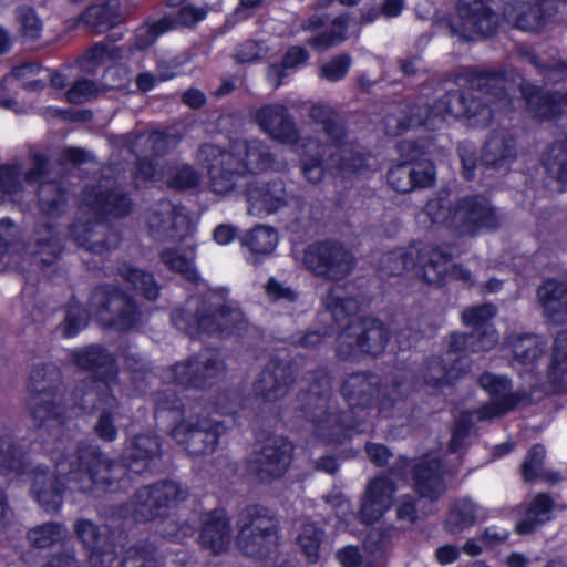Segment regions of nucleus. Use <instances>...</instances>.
I'll return each mask as SVG.
<instances>
[{"instance_id": "obj_54", "label": "nucleus", "mask_w": 567, "mask_h": 567, "mask_svg": "<svg viewBox=\"0 0 567 567\" xmlns=\"http://www.w3.org/2000/svg\"><path fill=\"white\" fill-rule=\"evenodd\" d=\"M21 189L18 178L17 166H0V203L7 197L10 200H18V194Z\"/></svg>"}, {"instance_id": "obj_13", "label": "nucleus", "mask_w": 567, "mask_h": 567, "mask_svg": "<svg viewBox=\"0 0 567 567\" xmlns=\"http://www.w3.org/2000/svg\"><path fill=\"white\" fill-rule=\"evenodd\" d=\"M496 315L492 305H483L470 308L462 315L465 326L474 329L470 337L453 334L451 347L460 350L461 346H470L473 351H485L491 349L498 340L496 331L488 324V321Z\"/></svg>"}, {"instance_id": "obj_53", "label": "nucleus", "mask_w": 567, "mask_h": 567, "mask_svg": "<svg viewBox=\"0 0 567 567\" xmlns=\"http://www.w3.org/2000/svg\"><path fill=\"white\" fill-rule=\"evenodd\" d=\"M297 540L308 560L316 563L319 558L320 530L312 524H306L302 526Z\"/></svg>"}, {"instance_id": "obj_16", "label": "nucleus", "mask_w": 567, "mask_h": 567, "mask_svg": "<svg viewBox=\"0 0 567 567\" xmlns=\"http://www.w3.org/2000/svg\"><path fill=\"white\" fill-rule=\"evenodd\" d=\"M224 373L219 354L205 350L195 360L178 363L173 369V381L183 386H206Z\"/></svg>"}, {"instance_id": "obj_34", "label": "nucleus", "mask_w": 567, "mask_h": 567, "mask_svg": "<svg viewBox=\"0 0 567 567\" xmlns=\"http://www.w3.org/2000/svg\"><path fill=\"white\" fill-rule=\"evenodd\" d=\"M27 255L25 245L20 240L19 228L8 220L0 221V260L19 266Z\"/></svg>"}, {"instance_id": "obj_61", "label": "nucleus", "mask_w": 567, "mask_h": 567, "mask_svg": "<svg viewBox=\"0 0 567 567\" xmlns=\"http://www.w3.org/2000/svg\"><path fill=\"white\" fill-rule=\"evenodd\" d=\"M18 19L20 21L24 35L37 39L42 31V23L31 8H22L19 10Z\"/></svg>"}, {"instance_id": "obj_47", "label": "nucleus", "mask_w": 567, "mask_h": 567, "mask_svg": "<svg viewBox=\"0 0 567 567\" xmlns=\"http://www.w3.org/2000/svg\"><path fill=\"white\" fill-rule=\"evenodd\" d=\"M343 295L341 287H333L323 300L326 308L331 312L337 322L350 317L359 309L357 300L346 299Z\"/></svg>"}, {"instance_id": "obj_42", "label": "nucleus", "mask_w": 567, "mask_h": 567, "mask_svg": "<svg viewBox=\"0 0 567 567\" xmlns=\"http://www.w3.org/2000/svg\"><path fill=\"white\" fill-rule=\"evenodd\" d=\"M514 155V143L503 134L492 136L483 150V161L491 166L499 167Z\"/></svg>"}, {"instance_id": "obj_63", "label": "nucleus", "mask_w": 567, "mask_h": 567, "mask_svg": "<svg viewBox=\"0 0 567 567\" xmlns=\"http://www.w3.org/2000/svg\"><path fill=\"white\" fill-rule=\"evenodd\" d=\"M96 93V85L89 80L78 81L68 92L66 99L71 103H83Z\"/></svg>"}, {"instance_id": "obj_49", "label": "nucleus", "mask_w": 567, "mask_h": 567, "mask_svg": "<svg viewBox=\"0 0 567 567\" xmlns=\"http://www.w3.org/2000/svg\"><path fill=\"white\" fill-rule=\"evenodd\" d=\"M313 431L315 434L327 442H340V436L343 434V425L340 424V417L332 414H327L324 410H320L313 414Z\"/></svg>"}, {"instance_id": "obj_22", "label": "nucleus", "mask_w": 567, "mask_h": 567, "mask_svg": "<svg viewBox=\"0 0 567 567\" xmlns=\"http://www.w3.org/2000/svg\"><path fill=\"white\" fill-rule=\"evenodd\" d=\"M256 120L260 128L272 138L285 144H293L298 132L285 106L267 105L258 111Z\"/></svg>"}, {"instance_id": "obj_19", "label": "nucleus", "mask_w": 567, "mask_h": 567, "mask_svg": "<svg viewBox=\"0 0 567 567\" xmlns=\"http://www.w3.org/2000/svg\"><path fill=\"white\" fill-rule=\"evenodd\" d=\"M435 176L434 165L431 162H403L390 168L388 181L392 188L400 193H408L416 187H429Z\"/></svg>"}, {"instance_id": "obj_6", "label": "nucleus", "mask_w": 567, "mask_h": 567, "mask_svg": "<svg viewBox=\"0 0 567 567\" xmlns=\"http://www.w3.org/2000/svg\"><path fill=\"white\" fill-rule=\"evenodd\" d=\"M425 210L433 223L446 225L462 235L493 230L499 226L496 210L486 198L480 196L464 197L454 208L444 199H431Z\"/></svg>"}, {"instance_id": "obj_31", "label": "nucleus", "mask_w": 567, "mask_h": 567, "mask_svg": "<svg viewBox=\"0 0 567 567\" xmlns=\"http://www.w3.org/2000/svg\"><path fill=\"white\" fill-rule=\"evenodd\" d=\"M522 94L526 100L528 109L536 117L542 120L553 117L557 112H560V109L567 112V97H553L529 84L523 86Z\"/></svg>"}, {"instance_id": "obj_36", "label": "nucleus", "mask_w": 567, "mask_h": 567, "mask_svg": "<svg viewBox=\"0 0 567 567\" xmlns=\"http://www.w3.org/2000/svg\"><path fill=\"white\" fill-rule=\"evenodd\" d=\"M553 501L548 495H536L526 512V517L517 524L516 529L519 534H528L538 525L550 519Z\"/></svg>"}, {"instance_id": "obj_3", "label": "nucleus", "mask_w": 567, "mask_h": 567, "mask_svg": "<svg viewBox=\"0 0 567 567\" xmlns=\"http://www.w3.org/2000/svg\"><path fill=\"white\" fill-rule=\"evenodd\" d=\"M381 268L389 275L415 270L416 276L429 284H440L446 277L468 285L473 282L468 270L457 265L450 266L447 257L432 246H411L389 252L382 258Z\"/></svg>"}, {"instance_id": "obj_14", "label": "nucleus", "mask_w": 567, "mask_h": 567, "mask_svg": "<svg viewBox=\"0 0 567 567\" xmlns=\"http://www.w3.org/2000/svg\"><path fill=\"white\" fill-rule=\"evenodd\" d=\"M198 158L207 163L210 187L216 194L229 193L244 178V172L239 163L233 159V154L223 152L215 145H204L198 152Z\"/></svg>"}, {"instance_id": "obj_10", "label": "nucleus", "mask_w": 567, "mask_h": 567, "mask_svg": "<svg viewBox=\"0 0 567 567\" xmlns=\"http://www.w3.org/2000/svg\"><path fill=\"white\" fill-rule=\"evenodd\" d=\"M344 151L341 150V144L337 147L332 143L317 142L312 137L306 138L302 142V158L301 169L305 178L310 183H319L324 176V168L322 166L323 156L326 159L327 169L338 168L340 172L346 173L350 168H357L354 164H341Z\"/></svg>"}, {"instance_id": "obj_30", "label": "nucleus", "mask_w": 567, "mask_h": 567, "mask_svg": "<svg viewBox=\"0 0 567 567\" xmlns=\"http://www.w3.org/2000/svg\"><path fill=\"white\" fill-rule=\"evenodd\" d=\"M247 197L250 214L259 216L277 212L287 202V195L281 182H275L271 186L262 189L250 186L247 189Z\"/></svg>"}, {"instance_id": "obj_7", "label": "nucleus", "mask_w": 567, "mask_h": 567, "mask_svg": "<svg viewBox=\"0 0 567 567\" xmlns=\"http://www.w3.org/2000/svg\"><path fill=\"white\" fill-rule=\"evenodd\" d=\"M277 522L269 511L254 505L239 516L237 544L247 556L264 557L277 546Z\"/></svg>"}, {"instance_id": "obj_4", "label": "nucleus", "mask_w": 567, "mask_h": 567, "mask_svg": "<svg viewBox=\"0 0 567 567\" xmlns=\"http://www.w3.org/2000/svg\"><path fill=\"white\" fill-rule=\"evenodd\" d=\"M187 491L176 482H163L155 486L138 489L134 504V515L141 520L159 518L156 529L164 537L181 542L194 534L188 524L178 527L174 516L167 514L168 509L186 497Z\"/></svg>"}, {"instance_id": "obj_8", "label": "nucleus", "mask_w": 567, "mask_h": 567, "mask_svg": "<svg viewBox=\"0 0 567 567\" xmlns=\"http://www.w3.org/2000/svg\"><path fill=\"white\" fill-rule=\"evenodd\" d=\"M388 340L385 327L375 319L354 320L338 338V353L349 357L358 349L362 352L378 354Z\"/></svg>"}, {"instance_id": "obj_26", "label": "nucleus", "mask_w": 567, "mask_h": 567, "mask_svg": "<svg viewBox=\"0 0 567 567\" xmlns=\"http://www.w3.org/2000/svg\"><path fill=\"white\" fill-rule=\"evenodd\" d=\"M200 544L214 554L223 553L229 547L230 525L223 511L204 515Z\"/></svg>"}, {"instance_id": "obj_62", "label": "nucleus", "mask_w": 567, "mask_h": 567, "mask_svg": "<svg viewBox=\"0 0 567 567\" xmlns=\"http://www.w3.org/2000/svg\"><path fill=\"white\" fill-rule=\"evenodd\" d=\"M565 370H567V331H561L555 340L551 371L556 374Z\"/></svg>"}, {"instance_id": "obj_12", "label": "nucleus", "mask_w": 567, "mask_h": 567, "mask_svg": "<svg viewBox=\"0 0 567 567\" xmlns=\"http://www.w3.org/2000/svg\"><path fill=\"white\" fill-rule=\"evenodd\" d=\"M497 23V14L484 0H458L457 19L451 28L454 34L473 40L477 35L493 33Z\"/></svg>"}, {"instance_id": "obj_37", "label": "nucleus", "mask_w": 567, "mask_h": 567, "mask_svg": "<svg viewBox=\"0 0 567 567\" xmlns=\"http://www.w3.org/2000/svg\"><path fill=\"white\" fill-rule=\"evenodd\" d=\"M481 507L467 498L458 501L449 514L446 526L449 530L456 534L473 525L477 519L484 518Z\"/></svg>"}, {"instance_id": "obj_45", "label": "nucleus", "mask_w": 567, "mask_h": 567, "mask_svg": "<svg viewBox=\"0 0 567 567\" xmlns=\"http://www.w3.org/2000/svg\"><path fill=\"white\" fill-rule=\"evenodd\" d=\"M243 244L254 254L267 255L275 250L278 235L271 227L257 226L245 236Z\"/></svg>"}, {"instance_id": "obj_23", "label": "nucleus", "mask_w": 567, "mask_h": 567, "mask_svg": "<svg viewBox=\"0 0 567 567\" xmlns=\"http://www.w3.org/2000/svg\"><path fill=\"white\" fill-rule=\"evenodd\" d=\"M205 17V10L193 6H184L176 11L174 20L165 17L150 27H143L138 29L136 33L135 47L138 49H144L151 45L159 34L172 29L175 23L190 27L204 20Z\"/></svg>"}, {"instance_id": "obj_18", "label": "nucleus", "mask_w": 567, "mask_h": 567, "mask_svg": "<svg viewBox=\"0 0 567 567\" xmlns=\"http://www.w3.org/2000/svg\"><path fill=\"white\" fill-rule=\"evenodd\" d=\"M292 445L285 439H272L267 442L262 450L250 463V471L260 481L281 476L291 460Z\"/></svg>"}, {"instance_id": "obj_32", "label": "nucleus", "mask_w": 567, "mask_h": 567, "mask_svg": "<svg viewBox=\"0 0 567 567\" xmlns=\"http://www.w3.org/2000/svg\"><path fill=\"white\" fill-rule=\"evenodd\" d=\"M415 488L423 497L436 498L444 492L440 475V464L436 460L422 461L414 468Z\"/></svg>"}, {"instance_id": "obj_27", "label": "nucleus", "mask_w": 567, "mask_h": 567, "mask_svg": "<svg viewBox=\"0 0 567 567\" xmlns=\"http://www.w3.org/2000/svg\"><path fill=\"white\" fill-rule=\"evenodd\" d=\"M233 159L239 163V167L243 172H249L251 174H258L271 164V157L265 146L259 141H237L231 147Z\"/></svg>"}, {"instance_id": "obj_29", "label": "nucleus", "mask_w": 567, "mask_h": 567, "mask_svg": "<svg viewBox=\"0 0 567 567\" xmlns=\"http://www.w3.org/2000/svg\"><path fill=\"white\" fill-rule=\"evenodd\" d=\"M140 175L145 179L163 181L167 186L179 189L193 187L199 181L198 174L189 166H183L177 171L172 167L157 169L152 163H143L140 167Z\"/></svg>"}, {"instance_id": "obj_17", "label": "nucleus", "mask_w": 567, "mask_h": 567, "mask_svg": "<svg viewBox=\"0 0 567 567\" xmlns=\"http://www.w3.org/2000/svg\"><path fill=\"white\" fill-rule=\"evenodd\" d=\"M93 303H103L94 315L97 320L120 330L131 328L140 319L136 306L121 292L99 290L93 296Z\"/></svg>"}, {"instance_id": "obj_21", "label": "nucleus", "mask_w": 567, "mask_h": 567, "mask_svg": "<svg viewBox=\"0 0 567 567\" xmlns=\"http://www.w3.org/2000/svg\"><path fill=\"white\" fill-rule=\"evenodd\" d=\"M480 385L491 395V406L478 412L477 419L504 414L516 405L517 398L512 393L511 383L505 377L485 373L480 378Z\"/></svg>"}, {"instance_id": "obj_38", "label": "nucleus", "mask_w": 567, "mask_h": 567, "mask_svg": "<svg viewBox=\"0 0 567 567\" xmlns=\"http://www.w3.org/2000/svg\"><path fill=\"white\" fill-rule=\"evenodd\" d=\"M310 116L322 124V132H320L317 142L332 143L342 145L343 130L332 120V110L326 105H313L310 110Z\"/></svg>"}, {"instance_id": "obj_52", "label": "nucleus", "mask_w": 567, "mask_h": 567, "mask_svg": "<svg viewBox=\"0 0 567 567\" xmlns=\"http://www.w3.org/2000/svg\"><path fill=\"white\" fill-rule=\"evenodd\" d=\"M58 396L51 391H40L30 401V408L32 415L35 420L40 421L39 426L42 422L48 420L49 416H58L59 414L53 411Z\"/></svg>"}, {"instance_id": "obj_1", "label": "nucleus", "mask_w": 567, "mask_h": 567, "mask_svg": "<svg viewBox=\"0 0 567 567\" xmlns=\"http://www.w3.org/2000/svg\"><path fill=\"white\" fill-rule=\"evenodd\" d=\"M51 458L55 464V477L38 468L32 485L37 501L47 511L59 508L62 502V489L54 486L53 481H63L61 484L72 492H89L96 485L110 484L106 473L123 471L121 465H111L95 447H80L73 441H58Z\"/></svg>"}, {"instance_id": "obj_57", "label": "nucleus", "mask_w": 567, "mask_h": 567, "mask_svg": "<svg viewBox=\"0 0 567 567\" xmlns=\"http://www.w3.org/2000/svg\"><path fill=\"white\" fill-rule=\"evenodd\" d=\"M351 65L349 55L342 54L331 59L320 69V76L330 82H337L346 76Z\"/></svg>"}, {"instance_id": "obj_25", "label": "nucleus", "mask_w": 567, "mask_h": 567, "mask_svg": "<svg viewBox=\"0 0 567 567\" xmlns=\"http://www.w3.org/2000/svg\"><path fill=\"white\" fill-rule=\"evenodd\" d=\"M393 492V484L388 478L370 482L361 507V517L365 524L377 522L390 508Z\"/></svg>"}, {"instance_id": "obj_2", "label": "nucleus", "mask_w": 567, "mask_h": 567, "mask_svg": "<svg viewBox=\"0 0 567 567\" xmlns=\"http://www.w3.org/2000/svg\"><path fill=\"white\" fill-rule=\"evenodd\" d=\"M148 226L152 235L157 239L178 241L184 245L183 252L176 248H166L162 251L161 258L171 270L189 280H195L197 278L194 268L195 227L184 209L174 206L171 202H163L150 214Z\"/></svg>"}, {"instance_id": "obj_28", "label": "nucleus", "mask_w": 567, "mask_h": 567, "mask_svg": "<svg viewBox=\"0 0 567 567\" xmlns=\"http://www.w3.org/2000/svg\"><path fill=\"white\" fill-rule=\"evenodd\" d=\"M288 383L287 368L281 363L272 362L258 375L254 383V391L256 395L267 401H275L287 393Z\"/></svg>"}, {"instance_id": "obj_43", "label": "nucleus", "mask_w": 567, "mask_h": 567, "mask_svg": "<svg viewBox=\"0 0 567 567\" xmlns=\"http://www.w3.org/2000/svg\"><path fill=\"white\" fill-rule=\"evenodd\" d=\"M87 204L93 210L115 217L124 216L130 212L131 202L120 193L96 195L94 199L87 197Z\"/></svg>"}, {"instance_id": "obj_41", "label": "nucleus", "mask_w": 567, "mask_h": 567, "mask_svg": "<svg viewBox=\"0 0 567 567\" xmlns=\"http://www.w3.org/2000/svg\"><path fill=\"white\" fill-rule=\"evenodd\" d=\"M75 361L82 369L101 370L103 378H110L113 371V359L102 348L92 346L76 352Z\"/></svg>"}, {"instance_id": "obj_40", "label": "nucleus", "mask_w": 567, "mask_h": 567, "mask_svg": "<svg viewBox=\"0 0 567 567\" xmlns=\"http://www.w3.org/2000/svg\"><path fill=\"white\" fill-rule=\"evenodd\" d=\"M82 19L94 29L104 31L116 25L121 16L117 3L112 1L107 4L92 6L84 12Z\"/></svg>"}, {"instance_id": "obj_15", "label": "nucleus", "mask_w": 567, "mask_h": 567, "mask_svg": "<svg viewBox=\"0 0 567 567\" xmlns=\"http://www.w3.org/2000/svg\"><path fill=\"white\" fill-rule=\"evenodd\" d=\"M491 113L488 107L482 106L477 97L466 99L458 93H449L445 100L434 105L426 118L424 125L429 128H437L440 124L449 117L466 116L474 120L475 125L485 124L486 116Z\"/></svg>"}, {"instance_id": "obj_59", "label": "nucleus", "mask_w": 567, "mask_h": 567, "mask_svg": "<svg viewBox=\"0 0 567 567\" xmlns=\"http://www.w3.org/2000/svg\"><path fill=\"white\" fill-rule=\"evenodd\" d=\"M545 453V449L542 445L532 447L522 465V474L525 480H533L538 475Z\"/></svg>"}, {"instance_id": "obj_64", "label": "nucleus", "mask_w": 567, "mask_h": 567, "mask_svg": "<svg viewBox=\"0 0 567 567\" xmlns=\"http://www.w3.org/2000/svg\"><path fill=\"white\" fill-rule=\"evenodd\" d=\"M472 416V413H465L457 420L450 441L451 451H458L462 447L464 440L470 435V423Z\"/></svg>"}, {"instance_id": "obj_60", "label": "nucleus", "mask_w": 567, "mask_h": 567, "mask_svg": "<svg viewBox=\"0 0 567 567\" xmlns=\"http://www.w3.org/2000/svg\"><path fill=\"white\" fill-rule=\"evenodd\" d=\"M87 323V313L81 307H71L63 324V334L73 337Z\"/></svg>"}, {"instance_id": "obj_58", "label": "nucleus", "mask_w": 567, "mask_h": 567, "mask_svg": "<svg viewBox=\"0 0 567 567\" xmlns=\"http://www.w3.org/2000/svg\"><path fill=\"white\" fill-rule=\"evenodd\" d=\"M38 195L41 209L47 214H52L63 202L58 186L52 183L41 184Z\"/></svg>"}, {"instance_id": "obj_24", "label": "nucleus", "mask_w": 567, "mask_h": 567, "mask_svg": "<svg viewBox=\"0 0 567 567\" xmlns=\"http://www.w3.org/2000/svg\"><path fill=\"white\" fill-rule=\"evenodd\" d=\"M75 533L83 546L90 551L92 567H109L114 561L113 546L99 532L94 523L79 519L74 526Z\"/></svg>"}, {"instance_id": "obj_5", "label": "nucleus", "mask_w": 567, "mask_h": 567, "mask_svg": "<svg viewBox=\"0 0 567 567\" xmlns=\"http://www.w3.org/2000/svg\"><path fill=\"white\" fill-rule=\"evenodd\" d=\"M195 305H197V300H188L186 310L173 312L172 320L177 329L189 334L200 330L220 336H228L241 330L245 322L244 315L235 302L224 300L223 295L210 293L203 303V309L196 316L193 313Z\"/></svg>"}, {"instance_id": "obj_51", "label": "nucleus", "mask_w": 567, "mask_h": 567, "mask_svg": "<svg viewBox=\"0 0 567 567\" xmlns=\"http://www.w3.org/2000/svg\"><path fill=\"white\" fill-rule=\"evenodd\" d=\"M66 530L58 524H44L28 533L29 540L37 547L43 548L62 539Z\"/></svg>"}, {"instance_id": "obj_56", "label": "nucleus", "mask_w": 567, "mask_h": 567, "mask_svg": "<svg viewBox=\"0 0 567 567\" xmlns=\"http://www.w3.org/2000/svg\"><path fill=\"white\" fill-rule=\"evenodd\" d=\"M121 567H159L154 556V550L150 547L130 548L122 560Z\"/></svg>"}, {"instance_id": "obj_39", "label": "nucleus", "mask_w": 567, "mask_h": 567, "mask_svg": "<svg viewBox=\"0 0 567 567\" xmlns=\"http://www.w3.org/2000/svg\"><path fill=\"white\" fill-rule=\"evenodd\" d=\"M507 346L514 353L515 359L523 363H533L543 353V344L537 336L517 334L507 339Z\"/></svg>"}, {"instance_id": "obj_46", "label": "nucleus", "mask_w": 567, "mask_h": 567, "mask_svg": "<svg viewBox=\"0 0 567 567\" xmlns=\"http://www.w3.org/2000/svg\"><path fill=\"white\" fill-rule=\"evenodd\" d=\"M372 392V383L364 374H352L344 381L342 393L351 409L357 405L369 402V395Z\"/></svg>"}, {"instance_id": "obj_33", "label": "nucleus", "mask_w": 567, "mask_h": 567, "mask_svg": "<svg viewBox=\"0 0 567 567\" xmlns=\"http://www.w3.org/2000/svg\"><path fill=\"white\" fill-rule=\"evenodd\" d=\"M159 445L155 437L141 435L134 439L125 452V465L134 473L143 472L148 461L158 453Z\"/></svg>"}, {"instance_id": "obj_44", "label": "nucleus", "mask_w": 567, "mask_h": 567, "mask_svg": "<svg viewBox=\"0 0 567 567\" xmlns=\"http://www.w3.org/2000/svg\"><path fill=\"white\" fill-rule=\"evenodd\" d=\"M308 60V53L303 48L292 47L288 50L281 64H274L269 68L268 81L278 87L289 70H295Z\"/></svg>"}, {"instance_id": "obj_35", "label": "nucleus", "mask_w": 567, "mask_h": 567, "mask_svg": "<svg viewBox=\"0 0 567 567\" xmlns=\"http://www.w3.org/2000/svg\"><path fill=\"white\" fill-rule=\"evenodd\" d=\"M546 315L554 318L567 311V288L555 280L546 281L537 291Z\"/></svg>"}, {"instance_id": "obj_55", "label": "nucleus", "mask_w": 567, "mask_h": 567, "mask_svg": "<svg viewBox=\"0 0 567 567\" xmlns=\"http://www.w3.org/2000/svg\"><path fill=\"white\" fill-rule=\"evenodd\" d=\"M40 69L34 63H28L12 69L11 73L3 79V83L9 84L13 80L21 81L22 86L25 89H41L43 87L42 80L33 79Z\"/></svg>"}, {"instance_id": "obj_11", "label": "nucleus", "mask_w": 567, "mask_h": 567, "mask_svg": "<svg viewBox=\"0 0 567 567\" xmlns=\"http://www.w3.org/2000/svg\"><path fill=\"white\" fill-rule=\"evenodd\" d=\"M219 435L220 425L218 423L208 419L199 420L193 414H189L172 431L173 439L195 455L213 453Z\"/></svg>"}, {"instance_id": "obj_50", "label": "nucleus", "mask_w": 567, "mask_h": 567, "mask_svg": "<svg viewBox=\"0 0 567 567\" xmlns=\"http://www.w3.org/2000/svg\"><path fill=\"white\" fill-rule=\"evenodd\" d=\"M349 25L350 19L346 16H340L333 20L330 32L313 38L311 44L322 49L336 45L347 39Z\"/></svg>"}, {"instance_id": "obj_48", "label": "nucleus", "mask_w": 567, "mask_h": 567, "mask_svg": "<svg viewBox=\"0 0 567 567\" xmlns=\"http://www.w3.org/2000/svg\"><path fill=\"white\" fill-rule=\"evenodd\" d=\"M121 275L127 285L141 292L146 299L154 300L158 296V287L152 275L130 266H125Z\"/></svg>"}, {"instance_id": "obj_9", "label": "nucleus", "mask_w": 567, "mask_h": 567, "mask_svg": "<svg viewBox=\"0 0 567 567\" xmlns=\"http://www.w3.org/2000/svg\"><path fill=\"white\" fill-rule=\"evenodd\" d=\"M303 264L318 276L340 279L353 269L354 258L340 245L321 243L306 248Z\"/></svg>"}, {"instance_id": "obj_20", "label": "nucleus", "mask_w": 567, "mask_h": 567, "mask_svg": "<svg viewBox=\"0 0 567 567\" xmlns=\"http://www.w3.org/2000/svg\"><path fill=\"white\" fill-rule=\"evenodd\" d=\"M109 389V379H103L96 382L93 390L83 394L84 403L95 402V408L101 411L94 429L97 436L104 441H113L117 435L113 424V412L117 404L115 398L107 393Z\"/></svg>"}]
</instances>
